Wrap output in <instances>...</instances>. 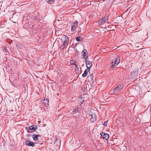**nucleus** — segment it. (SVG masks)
<instances>
[{
	"label": "nucleus",
	"instance_id": "nucleus-1",
	"mask_svg": "<svg viewBox=\"0 0 151 151\" xmlns=\"http://www.w3.org/2000/svg\"><path fill=\"white\" fill-rule=\"evenodd\" d=\"M120 58L119 57H118L116 59L113 60L112 62V65L111 67L115 68L120 62Z\"/></svg>",
	"mask_w": 151,
	"mask_h": 151
},
{
	"label": "nucleus",
	"instance_id": "nucleus-2",
	"mask_svg": "<svg viewBox=\"0 0 151 151\" xmlns=\"http://www.w3.org/2000/svg\"><path fill=\"white\" fill-rule=\"evenodd\" d=\"M123 88V86L121 85H118L116 87L114 88L113 91H111V93H116L119 92Z\"/></svg>",
	"mask_w": 151,
	"mask_h": 151
},
{
	"label": "nucleus",
	"instance_id": "nucleus-3",
	"mask_svg": "<svg viewBox=\"0 0 151 151\" xmlns=\"http://www.w3.org/2000/svg\"><path fill=\"white\" fill-rule=\"evenodd\" d=\"M65 40L64 41L63 45H61L60 47V49L62 50L67 45L68 43V37L66 36H65Z\"/></svg>",
	"mask_w": 151,
	"mask_h": 151
},
{
	"label": "nucleus",
	"instance_id": "nucleus-4",
	"mask_svg": "<svg viewBox=\"0 0 151 151\" xmlns=\"http://www.w3.org/2000/svg\"><path fill=\"white\" fill-rule=\"evenodd\" d=\"M68 112H69L70 113H74V112H75L76 113H81V108L78 107L77 108H76V109H75L74 110L71 109V110L69 111ZM67 113H68V112H67Z\"/></svg>",
	"mask_w": 151,
	"mask_h": 151
},
{
	"label": "nucleus",
	"instance_id": "nucleus-5",
	"mask_svg": "<svg viewBox=\"0 0 151 151\" xmlns=\"http://www.w3.org/2000/svg\"><path fill=\"white\" fill-rule=\"evenodd\" d=\"M100 134L106 140H107L109 139V136L108 134L104 132H102Z\"/></svg>",
	"mask_w": 151,
	"mask_h": 151
},
{
	"label": "nucleus",
	"instance_id": "nucleus-6",
	"mask_svg": "<svg viewBox=\"0 0 151 151\" xmlns=\"http://www.w3.org/2000/svg\"><path fill=\"white\" fill-rule=\"evenodd\" d=\"M89 116L91 117L90 120L92 123H93L96 120V114H92V115H90Z\"/></svg>",
	"mask_w": 151,
	"mask_h": 151
},
{
	"label": "nucleus",
	"instance_id": "nucleus-7",
	"mask_svg": "<svg viewBox=\"0 0 151 151\" xmlns=\"http://www.w3.org/2000/svg\"><path fill=\"white\" fill-rule=\"evenodd\" d=\"M82 56L83 58L84 59H86V60L88 59V55L87 54V51L86 50L84 49L83 50V51L82 52Z\"/></svg>",
	"mask_w": 151,
	"mask_h": 151
},
{
	"label": "nucleus",
	"instance_id": "nucleus-8",
	"mask_svg": "<svg viewBox=\"0 0 151 151\" xmlns=\"http://www.w3.org/2000/svg\"><path fill=\"white\" fill-rule=\"evenodd\" d=\"M25 144L27 145L34 147L35 143L33 142H31L29 140H27L25 142Z\"/></svg>",
	"mask_w": 151,
	"mask_h": 151
},
{
	"label": "nucleus",
	"instance_id": "nucleus-9",
	"mask_svg": "<svg viewBox=\"0 0 151 151\" xmlns=\"http://www.w3.org/2000/svg\"><path fill=\"white\" fill-rule=\"evenodd\" d=\"M85 62L86 64V67L88 69L90 68L91 67L92 63H91L88 60V59L86 60Z\"/></svg>",
	"mask_w": 151,
	"mask_h": 151
},
{
	"label": "nucleus",
	"instance_id": "nucleus-10",
	"mask_svg": "<svg viewBox=\"0 0 151 151\" xmlns=\"http://www.w3.org/2000/svg\"><path fill=\"white\" fill-rule=\"evenodd\" d=\"M131 78L132 79L136 78L137 76L138 73L137 71L133 72L131 73Z\"/></svg>",
	"mask_w": 151,
	"mask_h": 151
},
{
	"label": "nucleus",
	"instance_id": "nucleus-11",
	"mask_svg": "<svg viewBox=\"0 0 151 151\" xmlns=\"http://www.w3.org/2000/svg\"><path fill=\"white\" fill-rule=\"evenodd\" d=\"M78 25V22L77 21H76L72 24L71 30L72 31L74 30Z\"/></svg>",
	"mask_w": 151,
	"mask_h": 151
},
{
	"label": "nucleus",
	"instance_id": "nucleus-12",
	"mask_svg": "<svg viewBox=\"0 0 151 151\" xmlns=\"http://www.w3.org/2000/svg\"><path fill=\"white\" fill-rule=\"evenodd\" d=\"M40 136L39 134H34L32 135V137L33 138L34 140L36 141L38 140V137Z\"/></svg>",
	"mask_w": 151,
	"mask_h": 151
},
{
	"label": "nucleus",
	"instance_id": "nucleus-13",
	"mask_svg": "<svg viewBox=\"0 0 151 151\" xmlns=\"http://www.w3.org/2000/svg\"><path fill=\"white\" fill-rule=\"evenodd\" d=\"M108 19L107 18H103L100 21V22L101 24H104L105 23L107 22Z\"/></svg>",
	"mask_w": 151,
	"mask_h": 151
},
{
	"label": "nucleus",
	"instance_id": "nucleus-14",
	"mask_svg": "<svg viewBox=\"0 0 151 151\" xmlns=\"http://www.w3.org/2000/svg\"><path fill=\"white\" fill-rule=\"evenodd\" d=\"M89 71V70L86 69L84 71V73L82 74V76L83 77H86L87 76L88 74V72Z\"/></svg>",
	"mask_w": 151,
	"mask_h": 151
},
{
	"label": "nucleus",
	"instance_id": "nucleus-15",
	"mask_svg": "<svg viewBox=\"0 0 151 151\" xmlns=\"http://www.w3.org/2000/svg\"><path fill=\"white\" fill-rule=\"evenodd\" d=\"M48 101L46 99H43L42 100V103L45 105H46L47 104H48Z\"/></svg>",
	"mask_w": 151,
	"mask_h": 151
},
{
	"label": "nucleus",
	"instance_id": "nucleus-16",
	"mask_svg": "<svg viewBox=\"0 0 151 151\" xmlns=\"http://www.w3.org/2000/svg\"><path fill=\"white\" fill-rule=\"evenodd\" d=\"M29 128L30 130H35L37 129V126L36 125L31 126Z\"/></svg>",
	"mask_w": 151,
	"mask_h": 151
},
{
	"label": "nucleus",
	"instance_id": "nucleus-17",
	"mask_svg": "<svg viewBox=\"0 0 151 151\" xmlns=\"http://www.w3.org/2000/svg\"><path fill=\"white\" fill-rule=\"evenodd\" d=\"M82 38L80 37H76V40L78 41H81L82 40Z\"/></svg>",
	"mask_w": 151,
	"mask_h": 151
},
{
	"label": "nucleus",
	"instance_id": "nucleus-18",
	"mask_svg": "<svg viewBox=\"0 0 151 151\" xmlns=\"http://www.w3.org/2000/svg\"><path fill=\"white\" fill-rule=\"evenodd\" d=\"M75 62L73 60H72L70 61V64L71 65H73L75 64Z\"/></svg>",
	"mask_w": 151,
	"mask_h": 151
},
{
	"label": "nucleus",
	"instance_id": "nucleus-19",
	"mask_svg": "<svg viewBox=\"0 0 151 151\" xmlns=\"http://www.w3.org/2000/svg\"><path fill=\"white\" fill-rule=\"evenodd\" d=\"M107 124V121H106L105 122H104V125L105 126H106Z\"/></svg>",
	"mask_w": 151,
	"mask_h": 151
},
{
	"label": "nucleus",
	"instance_id": "nucleus-20",
	"mask_svg": "<svg viewBox=\"0 0 151 151\" xmlns=\"http://www.w3.org/2000/svg\"><path fill=\"white\" fill-rule=\"evenodd\" d=\"M55 0H49V1L50 3H51L54 1Z\"/></svg>",
	"mask_w": 151,
	"mask_h": 151
},
{
	"label": "nucleus",
	"instance_id": "nucleus-21",
	"mask_svg": "<svg viewBox=\"0 0 151 151\" xmlns=\"http://www.w3.org/2000/svg\"><path fill=\"white\" fill-rule=\"evenodd\" d=\"M92 75V74H91L90 76V77H91V78L92 79H93V76Z\"/></svg>",
	"mask_w": 151,
	"mask_h": 151
},
{
	"label": "nucleus",
	"instance_id": "nucleus-22",
	"mask_svg": "<svg viewBox=\"0 0 151 151\" xmlns=\"http://www.w3.org/2000/svg\"><path fill=\"white\" fill-rule=\"evenodd\" d=\"M4 51H5L6 52H7L6 48L5 47H4Z\"/></svg>",
	"mask_w": 151,
	"mask_h": 151
},
{
	"label": "nucleus",
	"instance_id": "nucleus-23",
	"mask_svg": "<svg viewBox=\"0 0 151 151\" xmlns=\"http://www.w3.org/2000/svg\"><path fill=\"white\" fill-rule=\"evenodd\" d=\"M30 130H27V132L29 133H30L31 132V131H30Z\"/></svg>",
	"mask_w": 151,
	"mask_h": 151
},
{
	"label": "nucleus",
	"instance_id": "nucleus-24",
	"mask_svg": "<svg viewBox=\"0 0 151 151\" xmlns=\"http://www.w3.org/2000/svg\"><path fill=\"white\" fill-rule=\"evenodd\" d=\"M62 114H60V115L59 116V117H60L61 116V117H62Z\"/></svg>",
	"mask_w": 151,
	"mask_h": 151
},
{
	"label": "nucleus",
	"instance_id": "nucleus-25",
	"mask_svg": "<svg viewBox=\"0 0 151 151\" xmlns=\"http://www.w3.org/2000/svg\"><path fill=\"white\" fill-rule=\"evenodd\" d=\"M18 45H19L18 44H16V46H17V47H18Z\"/></svg>",
	"mask_w": 151,
	"mask_h": 151
},
{
	"label": "nucleus",
	"instance_id": "nucleus-26",
	"mask_svg": "<svg viewBox=\"0 0 151 151\" xmlns=\"http://www.w3.org/2000/svg\"><path fill=\"white\" fill-rule=\"evenodd\" d=\"M41 122L40 121H39L38 122V123L39 124V123H40Z\"/></svg>",
	"mask_w": 151,
	"mask_h": 151
},
{
	"label": "nucleus",
	"instance_id": "nucleus-27",
	"mask_svg": "<svg viewBox=\"0 0 151 151\" xmlns=\"http://www.w3.org/2000/svg\"><path fill=\"white\" fill-rule=\"evenodd\" d=\"M43 144V143H40V145H42V144Z\"/></svg>",
	"mask_w": 151,
	"mask_h": 151
},
{
	"label": "nucleus",
	"instance_id": "nucleus-28",
	"mask_svg": "<svg viewBox=\"0 0 151 151\" xmlns=\"http://www.w3.org/2000/svg\"><path fill=\"white\" fill-rule=\"evenodd\" d=\"M88 111V113H89V111Z\"/></svg>",
	"mask_w": 151,
	"mask_h": 151
},
{
	"label": "nucleus",
	"instance_id": "nucleus-29",
	"mask_svg": "<svg viewBox=\"0 0 151 151\" xmlns=\"http://www.w3.org/2000/svg\"><path fill=\"white\" fill-rule=\"evenodd\" d=\"M76 73H77V72H76Z\"/></svg>",
	"mask_w": 151,
	"mask_h": 151
},
{
	"label": "nucleus",
	"instance_id": "nucleus-30",
	"mask_svg": "<svg viewBox=\"0 0 151 151\" xmlns=\"http://www.w3.org/2000/svg\"><path fill=\"white\" fill-rule=\"evenodd\" d=\"M6 54V55H8V54H7V53Z\"/></svg>",
	"mask_w": 151,
	"mask_h": 151
}]
</instances>
